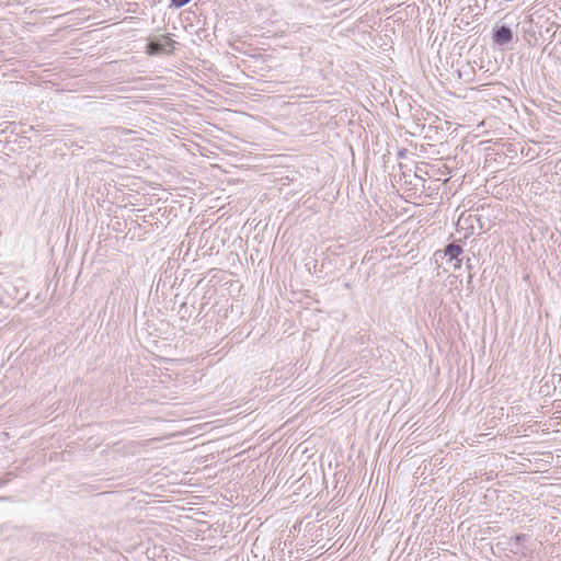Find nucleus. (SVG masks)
Wrapping results in <instances>:
<instances>
[{
  "label": "nucleus",
  "mask_w": 561,
  "mask_h": 561,
  "mask_svg": "<svg viewBox=\"0 0 561 561\" xmlns=\"http://www.w3.org/2000/svg\"><path fill=\"white\" fill-rule=\"evenodd\" d=\"M179 43L170 38L169 35L149 37L146 45V53L149 56L160 54L171 55Z\"/></svg>",
  "instance_id": "f257e3e1"
},
{
  "label": "nucleus",
  "mask_w": 561,
  "mask_h": 561,
  "mask_svg": "<svg viewBox=\"0 0 561 561\" xmlns=\"http://www.w3.org/2000/svg\"><path fill=\"white\" fill-rule=\"evenodd\" d=\"M493 42L499 46H506L514 39L512 28L505 24L495 25L492 30Z\"/></svg>",
  "instance_id": "f03ea898"
},
{
  "label": "nucleus",
  "mask_w": 561,
  "mask_h": 561,
  "mask_svg": "<svg viewBox=\"0 0 561 561\" xmlns=\"http://www.w3.org/2000/svg\"><path fill=\"white\" fill-rule=\"evenodd\" d=\"M444 252L445 255L449 257V260H457L458 256L462 253V248L460 244L451 242L446 245Z\"/></svg>",
  "instance_id": "7ed1b4c3"
},
{
  "label": "nucleus",
  "mask_w": 561,
  "mask_h": 561,
  "mask_svg": "<svg viewBox=\"0 0 561 561\" xmlns=\"http://www.w3.org/2000/svg\"><path fill=\"white\" fill-rule=\"evenodd\" d=\"M527 539V535L517 534L510 539L511 551L514 553L520 552V545Z\"/></svg>",
  "instance_id": "20e7f679"
},
{
  "label": "nucleus",
  "mask_w": 561,
  "mask_h": 561,
  "mask_svg": "<svg viewBox=\"0 0 561 561\" xmlns=\"http://www.w3.org/2000/svg\"><path fill=\"white\" fill-rule=\"evenodd\" d=\"M191 0H171V7L182 8L186 5Z\"/></svg>",
  "instance_id": "39448f33"
},
{
  "label": "nucleus",
  "mask_w": 561,
  "mask_h": 561,
  "mask_svg": "<svg viewBox=\"0 0 561 561\" xmlns=\"http://www.w3.org/2000/svg\"><path fill=\"white\" fill-rule=\"evenodd\" d=\"M9 528H10V527L4 526V527L0 528V531H2V530H9Z\"/></svg>",
  "instance_id": "423d86ee"
}]
</instances>
